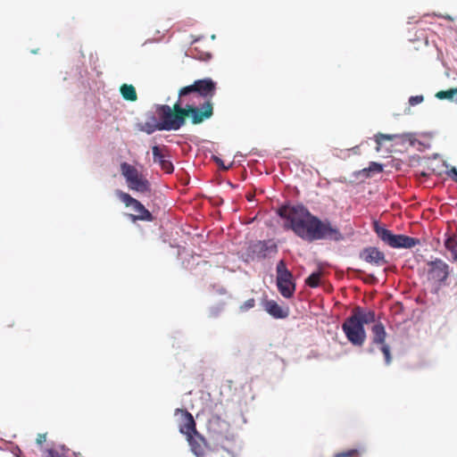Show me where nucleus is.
<instances>
[{"mask_svg":"<svg viewBox=\"0 0 457 457\" xmlns=\"http://www.w3.org/2000/svg\"><path fill=\"white\" fill-rule=\"evenodd\" d=\"M116 196L127 206L132 207L136 213L126 214L127 218L133 223L137 221L152 222L154 220L153 213L137 199L132 197L129 193L116 190Z\"/></svg>","mask_w":457,"mask_h":457,"instance_id":"6e6552de","label":"nucleus"},{"mask_svg":"<svg viewBox=\"0 0 457 457\" xmlns=\"http://www.w3.org/2000/svg\"><path fill=\"white\" fill-rule=\"evenodd\" d=\"M444 166H445L446 168H448V164H447V162H444Z\"/></svg>","mask_w":457,"mask_h":457,"instance_id":"79ce46f5","label":"nucleus"},{"mask_svg":"<svg viewBox=\"0 0 457 457\" xmlns=\"http://www.w3.org/2000/svg\"><path fill=\"white\" fill-rule=\"evenodd\" d=\"M342 330L347 340L353 346L363 345L367 338V333L364 326L356 319L353 314L345 320L342 324Z\"/></svg>","mask_w":457,"mask_h":457,"instance_id":"9d476101","label":"nucleus"},{"mask_svg":"<svg viewBox=\"0 0 457 457\" xmlns=\"http://www.w3.org/2000/svg\"><path fill=\"white\" fill-rule=\"evenodd\" d=\"M278 245L273 240L252 241L240 258L245 263L260 262L270 258L278 253Z\"/></svg>","mask_w":457,"mask_h":457,"instance_id":"39448f33","label":"nucleus"},{"mask_svg":"<svg viewBox=\"0 0 457 457\" xmlns=\"http://www.w3.org/2000/svg\"><path fill=\"white\" fill-rule=\"evenodd\" d=\"M378 349L382 352L384 355L385 365L389 366L392 363V355H391V347L385 341L383 344H378L376 345V350Z\"/></svg>","mask_w":457,"mask_h":457,"instance_id":"5701e85b","label":"nucleus"},{"mask_svg":"<svg viewBox=\"0 0 457 457\" xmlns=\"http://www.w3.org/2000/svg\"><path fill=\"white\" fill-rule=\"evenodd\" d=\"M196 94L206 100H211L217 90V82L212 78H204L195 80Z\"/></svg>","mask_w":457,"mask_h":457,"instance_id":"2eb2a0df","label":"nucleus"},{"mask_svg":"<svg viewBox=\"0 0 457 457\" xmlns=\"http://www.w3.org/2000/svg\"><path fill=\"white\" fill-rule=\"evenodd\" d=\"M384 165L379 162H370L369 167L362 169L359 171L364 178H370L374 173H379L383 171Z\"/></svg>","mask_w":457,"mask_h":457,"instance_id":"4be33fe9","label":"nucleus"},{"mask_svg":"<svg viewBox=\"0 0 457 457\" xmlns=\"http://www.w3.org/2000/svg\"><path fill=\"white\" fill-rule=\"evenodd\" d=\"M187 111L189 112L188 117H190L193 124H201L204 120L212 117L213 104L211 100H206L199 106H195L193 104L188 105V109Z\"/></svg>","mask_w":457,"mask_h":457,"instance_id":"f8f14e48","label":"nucleus"},{"mask_svg":"<svg viewBox=\"0 0 457 457\" xmlns=\"http://www.w3.org/2000/svg\"><path fill=\"white\" fill-rule=\"evenodd\" d=\"M349 270L356 277H359L361 274L363 273V270L359 269L350 268Z\"/></svg>","mask_w":457,"mask_h":457,"instance_id":"c9c22d12","label":"nucleus"},{"mask_svg":"<svg viewBox=\"0 0 457 457\" xmlns=\"http://www.w3.org/2000/svg\"><path fill=\"white\" fill-rule=\"evenodd\" d=\"M211 38H212V40H214V39L216 38V36L213 34V35H212V36H211Z\"/></svg>","mask_w":457,"mask_h":457,"instance_id":"ea45409f","label":"nucleus"},{"mask_svg":"<svg viewBox=\"0 0 457 457\" xmlns=\"http://www.w3.org/2000/svg\"><path fill=\"white\" fill-rule=\"evenodd\" d=\"M255 305V300L253 298H250L246 300L243 304L240 305L239 309L242 312H247L250 309L253 308Z\"/></svg>","mask_w":457,"mask_h":457,"instance_id":"c756f323","label":"nucleus"},{"mask_svg":"<svg viewBox=\"0 0 457 457\" xmlns=\"http://www.w3.org/2000/svg\"><path fill=\"white\" fill-rule=\"evenodd\" d=\"M276 214L284 222V228L292 230L295 236L307 242L317 240H330L339 242L344 240V235L329 220H321L313 215L303 204H292L289 202L282 204L276 209Z\"/></svg>","mask_w":457,"mask_h":457,"instance_id":"f257e3e1","label":"nucleus"},{"mask_svg":"<svg viewBox=\"0 0 457 457\" xmlns=\"http://www.w3.org/2000/svg\"><path fill=\"white\" fill-rule=\"evenodd\" d=\"M189 104H187L186 105H183L182 104V98H178L177 102L175 103L173 106V110L177 112L176 115H180L185 118V116L188 117L189 112H187Z\"/></svg>","mask_w":457,"mask_h":457,"instance_id":"393cba45","label":"nucleus"},{"mask_svg":"<svg viewBox=\"0 0 457 457\" xmlns=\"http://www.w3.org/2000/svg\"><path fill=\"white\" fill-rule=\"evenodd\" d=\"M449 274L450 267L442 259L435 258L427 262V278L429 281L441 286L446 281Z\"/></svg>","mask_w":457,"mask_h":457,"instance_id":"9b49d317","label":"nucleus"},{"mask_svg":"<svg viewBox=\"0 0 457 457\" xmlns=\"http://www.w3.org/2000/svg\"><path fill=\"white\" fill-rule=\"evenodd\" d=\"M120 93L126 101L136 102L137 100L136 88L131 84H122L120 87Z\"/></svg>","mask_w":457,"mask_h":457,"instance_id":"aec40b11","label":"nucleus"},{"mask_svg":"<svg viewBox=\"0 0 457 457\" xmlns=\"http://www.w3.org/2000/svg\"><path fill=\"white\" fill-rule=\"evenodd\" d=\"M154 108L159 120L153 129H159V131L179 130L186 123V119L180 115H175L168 104H154Z\"/></svg>","mask_w":457,"mask_h":457,"instance_id":"423d86ee","label":"nucleus"},{"mask_svg":"<svg viewBox=\"0 0 457 457\" xmlns=\"http://www.w3.org/2000/svg\"><path fill=\"white\" fill-rule=\"evenodd\" d=\"M334 457H337V453L335 454V456H334Z\"/></svg>","mask_w":457,"mask_h":457,"instance_id":"37998d69","label":"nucleus"},{"mask_svg":"<svg viewBox=\"0 0 457 457\" xmlns=\"http://www.w3.org/2000/svg\"><path fill=\"white\" fill-rule=\"evenodd\" d=\"M208 412L206 428L210 439L216 446H220L231 457H235L234 453L229 449V443L234 439V436L229 433V423L223 418L225 413L223 403H215L208 406Z\"/></svg>","mask_w":457,"mask_h":457,"instance_id":"f03ea898","label":"nucleus"},{"mask_svg":"<svg viewBox=\"0 0 457 457\" xmlns=\"http://www.w3.org/2000/svg\"><path fill=\"white\" fill-rule=\"evenodd\" d=\"M212 59V54L210 53H206L205 54V58L204 59L205 62H208Z\"/></svg>","mask_w":457,"mask_h":457,"instance_id":"4c0bfd02","label":"nucleus"},{"mask_svg":"<svg viewBox=\"0 0 457 457\" xmlns=\"http://www.w3.org/2000/svg\"><path fill=\"white\" fill-rule=\"evenodd\" d=\"M357 453V449H350L345 452L337 453V457H354Z\"/></svg>","mask_w":457,"mask_h":457,"instance_id":"2f4dec72","label":"nucleus"},{"mask_svg":"<svg viewBox=\"0 0 457 457\" xmlns=\"http://www.w3.org/2000/svg\"><path fill=\"white\" fill-rule=\"evenodd\" d=\"M264 310L274 319L282 320L287 318L289 314L288 308H282L274 300H266L263 303Z\"/></svg>","mask_w":457,"mask_h":457,"instance_id":"f3484780","label":"nucleus"},{"mask_svg":"<svg viewBox=\"0 0 457 457\" xmlns=\"http://www.w3.org/2000/svg\"><path fill=\"white\" fill-rule=\"evenodd\" d=\"M377 237L386 245L395 249H411L420 245V239L403 234H395L378 220L372 222Z\"/></svg>","mask_w":457,"mask_h":457,"instance_id":"20e7f679","label":"nucleus"},{"mask_svg":"<svg viewBox=\"0 0 457 457\" xmlns=\"http://www.w3.org/2000/svg\"><path fill=\"white\" fill-rule=\"evenodd\" d=\"M445 173L455 183H457V169L455 167H452L451 169L447 170Z\"/></svg>","mask_w":457,"mask_h":457,"instance_id":"473e14b6","label":"nucleus"},{"mask_svg":"<svg viewBox=\"0 0 457 457\" xmlns=\"http://www.w3.org/2000/svg\"><path fill=\"white\" fill-rule=\"evenodd\" d=\"M401 136L400 135H397V134H383V133H378L377 135H375V142L377 143L378 146H377V151H379V145H381L382 143V140H393L394 138H396V137H400ZM403 137H407L408 140L410 141V144L411 145H414L415 144V141L416 140H412L411 139V137L412 135L411 134H403L402 136Z\"/></svg>","mask_w":457,"mask_h":457,"instance_id":"412c9836","label":"nucleus"},{"mask_svg":"<svg viewBox=\"0 0 457 457\" xmlns=\"http://www.w3.org/2000/svg\"><path fill=\"white\" fill-rule=\"evenodd\" d=\"M423 101L424 96L422 95L411 96L408 99L410 106H415L417 104H421Z\"/></svg>","mask_w":457,"mask_h":457,"instance_id":"7c9ffc66","label":"nucleus"},{"mask_svg":"<svg viewBox=\"0 0 457 457\" xmlns=\"http://www.w3.org/2000/svg\"><path fill=\"white\" fill-rule=\"evenodd\" d=\"M46 440V436L45 434H38L37 437V443L38 445H42Z\"/></svg>","mask_w":457,"mask_h":457,"instance_id":"f704fd0d","label":"nucleus"},{"mask_svg":"<svg viewBox=\"0 0 457 457\" xmlns=\"http://www.w3.org/2000/svg\"><path fill=\"white\" fill-rule=\"evenodd\" d=\"M191 94H196L195 82L191 85L181 87L179 91V97L183 98Z\"/></svg>","mask_w":457,"mask_h":457,"instance_id":"bb28decb","label":"nucleus"},{"mask_svg":"<svg viewBox=\"0 0 457 457\" xmlns=\"http://www.w3.org/2000/svg\"><path fill=\"white\" fill-rule=\"evenodd\" d=\"M445 247L453 254V260L457 262V242L447 239L445 241Z\"/></svg>","mask_w":457,"mask_h":457,"instance_id":"cd10ccee","label":"nucleus"},{"mask_svg":"<svg viewBox=\"0 0 457 457\" xmlns=\"http://www.w3.org/2000/svg\"><path fill=\"white\" fill-rule=\"evenodd\" d=\"M386 328L381 321L376 322L371 327L370 343L366 349V353L369 354H374L376 353V345L383 344L386 338Z\"/></svg>","mask_w":457,"mask_h":457,"instance_id":"4468645a","label":"nucleus"},{"mask_svg":"<svg viewBox=\"0 0 457 457\" xmlns=\"http://www.w3.org/2000/svg\"><path fill=\"white\" fill-rule=\"evenodd\" d=\"M241 418H242L243 423L245 424L247 421H246V419L244 417L243 414H241Z\"/></svg>","mask_w":457,"mask_h":457,"instance_id":"58836bf2","label":"nucleus"},{"mask_svg":"<svg viewBox=\"0 0 457 457\" xmlns=\"http://www.w3.org/2000/svg\"><path fill=\"white\" fill-rule=\"evenodd\" d=\"M174 415L177 417L180 415L181 422L179 430L187 436L192 453L196 457H205L204 448L208 446V444L206 439L196 430V424L192 413L186 409L177 408Z\"/></svg>","mask_w":457,"mask_h":457,"instance_id":"7ed1b4c3","label":"nucleus"},{"mask_svg":"<svg viewBox=\"0 0 457 457\" xmlns=\"http://www.w3.org/2000/svg\"><path fill=\"white\" fill-rule=\"evenodd\" d=\"M457 95V88L449 89V90H442L436 94V97L438 99H449L452 100Z\"/></svg>","mask_w":457,"mask_h":457,"instance_id":"a878e982","label":"nucleus"},{"mask_svg":"<svg viewBox=\"0 0 457 457\" xmlns=\"http://www.w3.org/2000/svg\"><path fill=\"white\" fill-rule=\"evenodd\" d=\"M276 272V284L280 295L287 299L293 297L295 292V283L293 278V274L287 269L284 260H280L277 263Z\"/></svg>","mask_w":457,"mask_h":457,"instance_id":"1a4fd4ad","label":"nucleus"},{"mask_svg":"<svg viewBox=\"0 0 457 457\" xmlns=\"http://www.w3.org/2000/svg\"><path fill=\"white\" fill-rule=\"evenodd\" d=\"M353 314L356 317V319L361 321V323L364 326L370 323H376L377 315L373 310L365 309L361 306H357L354 308Z\"/></svg>","mask_w":457,"mask_h":457,"instance_id":"a211bd4d","label":"nucleus"},{"mask_svg":"<svg viewBox=\"0 0 457 457\" xmlns=\"http://www.w3.org/2000/svg\"><path fill=\"white\" fill-rule=\"evenodd\" d=\"M146 120L144 123H138L137 125L138 130L146 133L147 135H152L159 129H153L154 124H158V120L156 119L154 112H147L145 113Z\"/></svg>","mask_w":457,"mask_h":457,"instance_id":"6ab92c4d","label":"nucleus"},{"mask_svg":"<svg viewBox=\"0 0 457 457\" xmlns=\"http://www.w3.org/2000/svg\"><path fill=\"white\" fill-rule=\"evenodd\" d=\"M369 278L371 283H376L378 278L373 274H369Z\"/></svg>","mask_w":457,"mask_h":457,"instance_id":"e433bc0d","label":"nucleus"},{"mask_svg":"<svg viewBox=\"0 0 457 457\" xmlns=\"http://www.w3.org/2000/svg\"><path fill=\"white\" fill-rule=\"evenodd\" d=\"M152 153L154 162L158 163L162 170L167 174H171L174 171V165L170 154L162 153L161 147L157 145L152 146Z\"/></svg>","mask_w":457,"mask_h":457,"instance_id":"dca6fc26","label":"nucleus"},{"mask_svg":"<svg viewBox=\"0 0 457 457\" xmlns=\"http://www.w3.org/2000/svg\"><path fill=\"white\" fill-rule=\"evenodd\" d=\"M121 175L124 177L128 187L135 192L151 193V183L136 167L126 162L120 164Z\"/></svg>","mask_w":457,"mask_h":457,"instance_id":"0eeeda50","label":"nucleus"},{"mask_svg":"<svg viewBox=\"0 0 457 457\" xmlns=\"http://www.w3.org/2000/svg\"><path fill=\"white\" fill-rule=\"evenodd\" d=\"M212 161L218 165V167L222 170H228V169H230L232 167V163H230L229 165H226L224 163V162L222 161L221 158H220L219 156L217 155H212Z\"/></svg>","mask_w":457,"mask_h":457,"instance_id":"c85d7f7f","label":"nucleus"},{"mask_svg":"<svg viewBox=\"0 0 457 457\" xmlns=\"http://www.w3.org/2000/svg\"><path fill=\"white\" fill-rule=\"evenodd\" d=\"M220 294H224V293H225V289H221V290H220Z\"/></svg>","mask_w":457,"mask_h":457,"instance_id":"a19ab883","label":"nucleus"},{"mask_svg":"<svg viewBox=\"0 0 457 457\" xmlns=\"http://www.w3.org/2000/svg\"><path fill=\"white\" fill-rule=\"evenodd\" d=\"M47 457H62L59 453L54 449H48L47 450Z\"/></svg>","mask_w":457,"mask_h":457,"instance_id":"72a5a7b5","label":"nucleus"},{"mask_svg":"<svg viewBox=\"0 0 457 457\" xmlns=\"http://www.w3.org/2000/svg\"><path fill=\"white\" fill-rule=\"evenodd\" d=\"M359 258L375 267L388 264L385 253L376 246H367L361 249L359 253Z\"/></svg>","mask_w":457,"mask_h":457,"instance_id":"ddd939ff","label":"nucleus"},{"mask_svg":"<svg viewBox=\"0 0 457 457\" xmlns=\"http://www.w3.org/2000/svg\"><path fill=\"white\" fill-rule=\"evenodd\" d=\"M320 276L321 271L320 269H317L308 276L305 282L309 287L315 288L320 285Z\"/></svg>","mask_w":457,"mask_h":457,"instance_id":"b1692460","label":"nucleus"}]
</instances>
